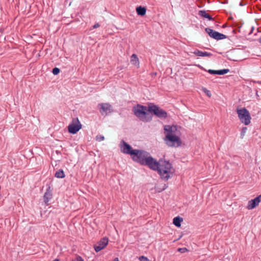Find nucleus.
Here are the masks:
<instances>
[{"mask_svg": "<svg viewBox=\"0 0 261 261\" xmlns=\"http://www.w3.org/2000/svg\"><path fill=\"white\" fill-rule=\"evenodd\" d=\"M180 128V127L177 125H166L164 126L165 137L164 141L168 146L178 147L181 145Z\"/></svg>", "mask_w": 261, "mask_h": 261, "instance_id": "1", "label": "nucleus"}, {"mask_svg": "<svg viewBox=\"0 0 261 261\" xmlns=\"http://www.w3.org/2000/svg\"><path fill=\"white\" fill-rule=\"evenodd\" d=\"M154 162L155 167L153 168H150L151 169L158 171V172L163 179L168 180L171 177L173 171L172 165L169 161L161 159L158 162L154 159Z\"/></svg>", "mask_w": 261, "mask_h": 261, "instance_id": "2", "label": "nucleus"}, {"mask_svg": "<svg viewBox=\"0 0 261 261\" xmlns=\"http://www.w3.org/2000/svg\"><path fill=\"white\" fill-rule=\"evenodd\" d=\"M132 155L133 160L142 165L148 166L150 168L155 167L154 159L149 155V153L145 151L135 149Z\"/></svg>", "mask_w": 261, "mask_h": 261, "instance_id": "3", "label": "nucleus"}, {"mask_svg": "<svg viewBox=\"0 0 261 261\" xmlns=\"http://www.w3.org/2000/svg\"><path fill=\"white\" fill-rule=\"evenodd\" d=\"M147 110L146 107L140 105H138L133 108L135 115L144 122H148L152 119V117L147 112Z\"/></svg>", "mask_w": 261, "mask_h": 261, "instance_id": "4", "label": "nucleus"}, {"mask_svg": "<svg viewBox=\"0 0 261 261\" xmlns=\"http://www.w3.org/2000/svg\"><path fill=\"white\" fill-rule=\"evenodd\" d=\"M237 113L240 121L245 125H249L251 122V117L249 111L246 108L237 109Z\"/></svg>", "mask_w": 261, "mask_h": 261, "instance_id": "5", "label": "nucleus"}, {"mask_svg": "<svg viewBox=\"0 0 261 261\" xmlns=\"http://www.w3.org/2000/svg\"><path fill=\"white\" fill-rule=\"evenodd\" d=\"M148 111L153 113L160 118L165 119L167 117V113L165 111L152 104L148 105Z\"/></svg>", "mask_w": 261, "mask_h": 261, "instance_id": "6", "label": "nucleus"}, {"mask_svg": "<svg viewBox=\"0 0 261 261\" xmlns=\"http://www.w3.org/2000/svg\"><path fill=\"white\" fill-rule=\"evenodd\" d=\"M82 125L77 118L72 119L71 122L68 126V130L69 133L75 134L82 128Z\"/></svg>", "mask_w": 261, "mask_h": 261, "instance_id": "7", "label": "nucleus"}, {"mask_svg": "<svg viewBox=\"0 0 261 261\" xmlns=\"http://www.w3.org/2000/svg\"><path fill=\"white\" fill-rule=\"evenodd\" d=\"M99 112L102 116H107L113 112V108L109 103H101L98 105Z\"/></svg>", "mask_w": 261, "mask_h": 261, "instance_id": "8", "label": "nucleus"}, {"mask_svg": "<svg viewBox=\"0 0 261 261\" xmlns=\"http://www.w3.org/2000/svg\"><path fill=\"white\" fill-rule=\"evenodd\" d=\"M119 147L122 152L127 154H130L131 156L135 152V149H133L130 145L127 144L124 140H122L119 144Z\"/></svg>", "mask_w": 261, "mask_h": 261, "instance_id": "9", "label": "nucleus"}, {"mask_svg": "<svg viewBox=\"0 0 261 261\" xmlns=\"http://www.w3.org/2000/svg\"><path fill=\"white\" fill-rule=\"evenodd\" d=\"M205 31L211 37L216 40H221L226 38L225 35L215 31L210 28H207L205 29Z\"/></svg>", "mask_w": 261, "mask_h": 261, "instance_id": "10", "label": "nucleus"}, {"mask_svg": "<svg viewBox=\"0 0 261 261\" xmlns=\"http://www.w3.org/2000/svg\"><path fill=\"white\" fill-rule=\"evenodd\" d=\"M108 239L107 238H103L98 243L97 245H95L94 249L96 252H99L102 249H104L108 245Z\"/></svg>", "mask_w": 261, "mask_h": 261, "instance_id": "11", "label": "nucleus"}, {"mask_svg": "<svg viewBox=\"0 0 261 261\" xmlns=\"http://www.w3.org/2000/svg\"><path fill=\"white\" fill-rule=\"evenodd\" d=\"M261 201V195L248 201L247 208L248 210H252L257 206Z\"/></svg>", "mask_w": 261, "mask_h": 261, "instance_id": "12", "label": "nucleus"}, {"mask_svg": "<svg viewBox=\"0 0 261 261\" xmlns=\"http://www.w3.org/2000/svg\"><path fill=\"white\" fill-rule=\"evenodd\" d=\"M52 198V194L51 191L47 190L43 196V201L46 205H48V202Z\"/></svg>", "mask_w": 261, "mask_h": 261, "instance_id": "13", "label": "nucleus"}, {"mask_svg": "<svg viewBox=\"0 0 261 261\" xmlns=\"http://www.w3.org/2000/svg\"><path fill=\"white\" fill-rule=\"evenodd\" d=\"M130 63L132 65L138 68L139 67V61L136 54H133L131 56Z\"/></svg>", "mask_w": 261, "mask_h": 261, "instance_id": "14", "label": "nucleus"}, {"mask_svg": "<svg viewBox=\"0 0 261 261\" xmlns=\"http://www.w3.org/2000/svg\"><path fill=\"white\" fill-rule=\"evenodd\" d=\"M137 14L140 16H144L146 14V9L142 6H139L136 8Z\"/></svg>", "mask_w": 261, "mask_h": 261, "instance_id": "15", "label": "nucleus"}, {"mask_svg": "<svg viewBox=\"0 0 261 261\" xmlns=\"http://www.w3.org/2000/svg\"><path fill=\"white\" fill-rule=\"evenodd\" d=\"M182 221V219L179 217H175L173 219V223L177 227L180 226V223Z\"/></svg>", "mask_w": 261, "mask_h": 261, "instance_id": "16", "label": "nucleus"}, {"mask_svg": "<svg viewBox=\"0 0 261 261\" xmlns=\"http://www.w3.org/2000/svg\"><path fill=\"white\" fill-rule=\"evenodd\" d=\"M199 14L201 16L207 18L210 20H213L212 16H210L205 11H200Z\"/></svg>", "mask_w": 261, "mask_h": 261, "instance_id": "17", "label": "nucleus"}, {"mask_svg": "<svg viewBox=\"0 0 261 261\" xmlns=\"http://www.w3.org/2000/svg\"><path fill=\"white\" fill-rule=\"evenodd\" d=\"M65 174L63 170L60 169L56 172L55 173V177L57 178H64L65 177Z\"/></svg>", "mask_w": 261, "mask_h": 261, "instance_id": "18", "label": "nucleus"}, {"mask_svg": "<svg viewBox=\"0 0 261 261\" xmlns=\"http://www.w3.org/2000/svg\"><path fill=\"white\" fill-rule=\"evenodd\" d=\"M229 70L228 69H224L222 70H217V74L219 75H223L229 72Z\"/></svg>", "mask_w": 261, "mask_h": 261, "instance_id": "19", "label": "nucleus"}, {"mask_svg": "<svg viewBox=\"0 0 261 261\" xmlns=\"http://www.w3.org/2000/svg\"><path fill=\"white\" fill-rule=\"evenodd\" d=\"M202 91L205 93V94L209 97H211L212 96V94H211V92L210 90H207L206 88H202Z\"/></svg>", "mask_w": 261, "mask_h": 261, "instance_id": "20", "label": "nucleus"}, {"mask_svg": "<svg viewBox=\"0 0 261 261\" xmlns=\"http://www.w3.org/2000/svg\"><path fill=\"white\" fill-rule=\"evenodd\" d=\"M247 130V128L246 127H243V128L242 129L241 133V138H243L244 137Z\"/></svg>", "mask_w": 261, "mask_h": 261, "instance_id": "21", "label": "nucleus"}, {"mask_svg": "<svg viewBox=\"0 0 261 261\" xmlns=\"http://www.w3.org/2000/svg\"><path fill=\"white\" fill-rule=\"evenodd\" d=\"M193 54H195L197 56L199 57H202V51H200L198 49H196L194 52Z\"/></svg>", "mask_w": 261, "mask_h": 261, "instance_id": "22", "label": "nucleus"}, {"mask_svg": "<svg viewBox=\"0 0 261 261\" xmlns=\"http://www.w3.org/2000/svg\"><path fill=\"white\" fill-rule=\"evenodd\" d=\"M104 140H105V137H104V136H103L102 135H99L96 136V140L98 142L102 141Z\"/></svg>", "mask_w": 261, "mask_h": 261, "instance_id": "23", "label": "nucleus"}, {"mask_svg": "<svg viewBox=\"0 0 261 261\" xmlns=\"http://www.w3.org/2000/svg\"><path fill=\"white\" fill-rule=\"evenodd\" d=\"M177 251L181 253H184L188 252V250L186 248H179L177 249Z\"/></svg>", "mask_w": 261, "mask_h": 261, "instance_id": "24", "label": "nucleus"}, {"mask_svg": "<svg viewBox=\"0 0 261 261\" xmlns=\"http://www.w3.org/2000/svg\"><path fill=\"white\" fill-rule=\"evenodd\" d=\"M59 72L60 69L56 67L53 69V73L54 75H57L58 73H59Z\"/></svg>", "mask_w": 261, "mask_h": 261, "instance_id": "25", "label": "nucleus"}, {"mask_svg": "<svg viewBox=\"0 0 261 261\" xmlns=\"http://www.w3.org/2000/svg\"><path fill=\"white\" fill-rule=\"evenodd\" d=\"M139 259L140 261H149L148 258L144 256H140Z\"/></svg>", "mask_w": 261, "mask_h": 261, "instance_id": "26", "label": "nucleus"}, {"mask_svg": "<svg viewBox=\"0 0 261 261\" xmlns=\"http://www.w3.org/2000/svg\"><path fill=\"white\" fill-rule=\"evenodd\" d=\"M212 55L211 53H207L206 51L202 52V57H210Z\"/></svg>", "mask_w": 261, "mask_h": 261, "instance_id": "27", "label": "nucleus"}, {"mask_svg": "<svg viewBox=\"0 0 261 261\" xmlns=\"http://www.w3.org/2000/svg\"><path fill=\"white\" fill-rule=\"evenodd\" d=\"M72 261H84V259L81 256H77Z\"/></svg>", "mask_w": 261, "mask_h": 261, "instance_id": "28", "label": "nucleus"}, {"mask_svg": "<svg viewBox=\"0 0 261 261\" xmlns=\"http://www.w3.org/2000/svg\"><path fill=\"white\" fill-rule=\"evenodd\" d=\"M208 73L211 74H217V70H214L212 69H209L208 70Z\"/></svg>", "mask_w": 261, "mask_h": 261, "instance_id": "29", "label": "nucleus"}, {"mask_svg": "<svg viewBox=\"0 0 261 261\" xmlns=\"http://www.w3.org/2000/svg\"><path fill=\"white\" fill-rule=\"evenodd\" d=\"M100 27V25L97 23L96 24H95L93 26V28L94 29H96V28H99Z\"/></svg>", "mask_w": 261, "mask_h": 261, "instance_id": "30", "label": "nucleus"}, {"mask_svg": "<svg viewBox=\"0 0 261 261\" xmlns=\"http://www.w3.org/2000/svg\"><path fill=\"white\" fill-rule=\"evenodd\" d=\"M113 261H119V260H118V258H116L114 259V260Z\"/></svg>", "mask_w": 261, "mask_h": 261, "instance_id": "31", "label": "nucleus"}, {"mask_svg": "<svg viewBox=\"0 0 261 261\" xmlns=\"http://www.w3.org/2000/svg\"><path fill=\"white\" fill-rule=\"evenodd\" d=\"M166 187H167V186H166V185H165V188H164L163 189V190H165V189L166 188Z\"/></svg>", "mask_w": 261, "mask_h": 261, "instance_id": "32", "label": "nucleus"}]
</instances>
